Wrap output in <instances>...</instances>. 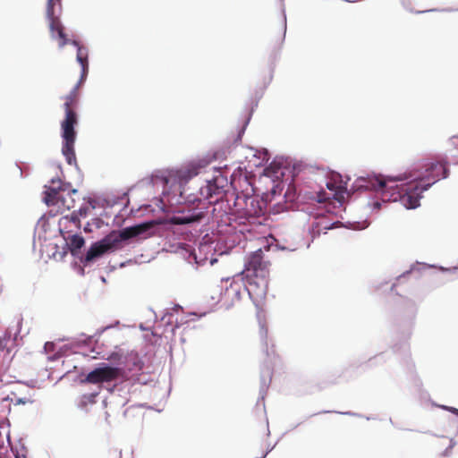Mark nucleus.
I'll use <instances>...</instances> for the list:
<instances>
[{"instance_id":"obj_5","label":"nucleus","mask_w":458,"mask_h":458,"mask_svg":"<svg viewBox=\"0 0 458 458\" xmlns=\"http://www.w3.org/2000/svg\"><path fill=\"white\" fill-rule=\"evenodd\" d=\"M390 181H386L381 176H367V177H359L356 180V188L358 190H365V191H380L383 195V199L392 201L390 199L391 194L396 190L401 189V187L396 186L395 188L389 186L388 182ZM393 202H394L393 200Z\"/></svg>"},{"instance_id":"obj_17","label":"nucleus","mask_w":458,"mask_h":458,"mask_svg":"<svg viewBox=\"0 0 458 458\" xmlns=\"http://www.w3.org/2000/svg\"><path fill=\"white\" fill-rule=\"evenodd\" d=\"M5 348V343L4 338H0V351H3Z\"/></svg>"},{"instance_id":"obj_14","label":"nucleus","mask_w":458,"mask_h":458,"mask_svg":"<svg viewBox=\"0 0 458 458\" xmlns=\"http://www.w3.org/2000/svg\"><path fill=\"white\" fill-rule=\"evenodd\" d=\"M267 334H268V329H267V325L264 322L259 321V335L260 341L263 343V344L266 347L267 345Z\"/></svg>"},{"instance_id":"obj_21","label":"nucleus","mask_w":458,"mask_h":458,"mask_svg":"<svg viewBox=\"0 0 458 458\" xmlns=\"http://www.w3.org/2000/svg\"><path fill=\"white\" fill-rule=\"evenodd\" d=\"M375 206H376L377 208H379V207H380V204H379L378 202H376V203H375Z\"/></svg>"},{"instance_id":"obj_7","label":"nucleus","mask_w":458,"mask_h":458,"mask_svg":"<svg viewBox=\"0 0 458 458\" xmlns=\"http://www.w3.org/2000/svg\"><path fill=\"white\" fill-rule=\"evenodd\" d=\"M124 371L123 369L110 366H103L90 371L86 380L91 384H100L105 382H112L123 377Z\"/></svg>"},{"instance_id":"obj_6","label":"nucleus","mask_w":458,"mask_h":458,"mask_svg":"<svg viewBox=\"0 0 458 458\" xmlns=\"http://www.w3.org/2000/svg\"><path fill=\"white\" fill-rule=\"evenodd\" d=\"M60 2L61 0H47L46 13L52 37L55 38V33H56L59 40V47H64L68 43L72 44L73 40H68L59 17L55 14V6L57 4H60Z\"/></svg>"},{"instance_id":"obj_11","label":"nucleus","mask_w":458,"mask_h":458,"mask_svg":"<svg viewBox=\"0 0 458 458\" xmlns=\"http://www.w3.org/2000/svg\"><path fill=\"white\" fill-rule=\"evenodd\" d=\"M84 243V238L80 234L72 235L69 237V242H67L70 251L72 255H76L77 252L83 247Z\"/></svg>"},{"instance_id":"obj_16","label":"nucleus","mask_w":458,"mask_h":458,"mask_svg":"<svg viewBox=\"0 0 458 458\" xmlns=\"http://www.w3.org/2000/svg\"><path fill=\"white\" fill-rule=\"evenodd\" d=\"M261 212V209L259 208L258 210L257 209H254V210H247V213L250 216H259V214Z\"/></svg>"},{"instance_id":"obj_15","label":"nucleus","mask_w":458,"mask_h":458,"mask_svg":"<svg viewBox=\"0 0 458 458\" xmlns=\"http://www.w3.org/2000/svg\"><path fill=\"white\" fill-rule=\"evenodd\" d=\"M213 199L216 198H219V199L223 197V191L215 183V189L212 190Z\"/></svg>"},{"instance_id":"obj_22","label":"nucleus","mask_w":458,"mask_h":458,"mask_svg":"<svg viewBox=\"0 0 458 458\" xmlns=\"http://www.w3.org/2000/svg\"><path fill=\"white\" fill-rule=\"evenodd\" d=\"M72 193H77V190H72Z\"/></svg>"},{"instance_id":"obj_19","label":"nucleus","mask_w":458,"mask_h":458,"mask_svg":"<svg viewBox=\"0 0 458 458\" xmlns=\"http://www.w3.org/2000/svg\"><path fill=\"white\" fill-rule=\"evenodd\" d=\"M249 200L250 201V204L252 205L255 199L253 198L250 197V198L246 199V201H249Z\"/></svg>"},{"instance_id":"obj_18","label":"nucleus","mask_w":458,"mask_h":458,"mask_svg":"<svg viewBox=\"0 0 458 458\" xmlns=\"http://www.w3.org/2000/svg\"><path fill=\"white\" fill-rule=\"evenodd\" d=\"M448 410L454 413V414H458V409L456 408H454V407H451V408H448Z\"/></svg>"},{"instance_id":"obj_10","label":"nucleus","mask_w":458,"mask_h":458,"mask_svg":"<svg viewBox=\"0 0 458 458\" xmlns=\"http://www.w3.org/2000/svg\"><path fill=\"white\" fill-rule=\"evenodd\" d=\"M6 400H9L14 405H24L33 403L31 394H29L25 395H19V394L16 391H12L10 394L7 396Z\"/></svg>"},{"instance_id":"obj_4","label":"nucleus","mask_w":458,"mask_h":458,"mask_svg":"<svg viewBox=\"0 0 458 458\" xmlns=\"http://www.w3.org/2000/svg\"><path fill=\"white\" fill-rule=\"evenodd\" d=\"M270 263L264 259V253L259 249L250 254L245 265L248 290L258 298L266 296L269 284Z\"/></svg>"},{"instance_id":"obj_8","label":"nucleus","mask_w":458,"mask_h":458,"mask_svg":"<svg viewBox=\"0 0 458 458\" xmlns=\"http://www.w3.org/2000/svg\"><path fill=\"white\" fill-rule=\"evenodd\" d=\"M64 190L61 187L55 188V187H49L45 192L44 200L48 206H54L58 204L59 201H62L64 206H65L68 209H71L73 208V205L66 203L64 195L62 192H64Z\"/></svg>"},{"instance_id":"obj_20","label":"nucleus","mask_w":458,"mask_h":458,"mask_svg":"<svg viewBox=\"0 0 458 458\" xmlns=\"http://www.w3.org/2000/svg\"><path fill=\"white\" fill-rule=\"evenodd\" d=\"M329 228H330V225H325V226H324V229H326V230H327V229H329Z\"/></svg>"},{"instance_id":"obj_3","label":"nucleus","mask_w":458,"mask_h":458,"mask_svg":"<svg viewBox=\"0 0 458 458\" xmlns=\"http://www.w3.org/2000/svg\"><path fill=\"white\" fill-rule=\"evenodd\" d=\"M150 227L148 224H140L134 226L123 228L122 230H114L106 235L103 239L94 242L87 251L83 263L86 265L104 254L113 252L123 248V242L137 237Z\"/></svg>"},{"instance_id":"obj_2","label":"nucleus","mask_w":458,"mask_h":458,"mask_svg":"<svg viewBox=\"0 0 458 458\" xmlns=\"http://www.w3.org/2000/svg\"><path fill=\"white\" fill-rule=\"evenodd\" d=\"M422 170L416 171L411 175L412 180L396 189L390 199L399 201L408 209L416 208L420 206V199L422 192L442 178L448 174L447 164L441 161H430L425 163Z\"/></svg>"},{"instance_id":"obj_12","label":"nucleus","mask_w":458,"mask_h":458,"mask_svg":"<svg viewBox=\"0 0 458 458\" xmlns=\"http://www.w3.org/2000/svg\"><path fill=\"white\" fill-rule=\"evenodd\" d=\"M214 189H215V182H208L205 186L201 187L199 190L201 198H203V199H205V200H208L210 204L216 203L219 200L218 197L216 198L215 199H213L212 190H214Z\"/></svg>"},{"instance_id":"obj_1","label":"nucleus","mask_w":458,"mask_h":458,"mask_svg":"<svg viewBox=\"0 0 458 458\" xmlns=\"http://www.w3.org/2000/svg\"><path fill=\"white\" fill-rule=\"evenodd\" d=\"M72 45L77 47L76 59L81 66V73L79 82L72 89V90L64 98V107L65 116L61 123L63 138L62 152L69 165H72L76 160L74 151L76 131L74 130V126L78 123V116L75 111L79 98L78 89L81 84L84 82L89 73L88 49L85 47L81 46L78 41H72Z\"/></svg>"},{"instance_id":"obj_13","label":"nucleus","mask_w":458,"mask_h":458,"mask_svg":"<svg viewBox=\"0 0 458 458\" xmlns=\"http://www.w3.org/2000/svg\"><path fill=\"white\" fill-rule=\"evenodd\" d=\"M438 445H447V448L444 451L443 454L444 455H448L449 453H450V450L456 445H458V432H457V435L455 437V439H450L448 437H441L438 439Z\"/></svg>"},{"instance_id":"obj_9","label":"nucleus","mask_w":458,"mask_h":458,"mask_svg":"<svg viewBox=\"0 0 458 458\" xmlns=\"http://www.w3.org/2000/svg\"><path fill=\"white\" fill-rule=\"evenodd\" d=\"M205 216V213L201 210H193L189 214H182L181 216H174L170 218L169 222L172 225H189L197 223L202 220Z\"/></svg>"}]
</instances>
